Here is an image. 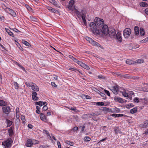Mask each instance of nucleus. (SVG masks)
Masks as SVG:
<instances>
[{"mask_svg":"<svg viewBox=\"0 0 148 148\" xmlns=\"http://www.w3.org/2000/svg\"><path fill=\"white\" fill-rule=\"evenodd\" d=\"M104 24L103 19H101L98 17H96L94 20V22H91L89 26L90 29L93 33L95 34H100L99 29Z\"/></svg>","mask_w":148,"mask_h":148,"instance_id":"f257e3e1","label":"nucleus"},{"mask_svg":"<svg viewBox=\"0 0 148 148\" xmlns=\"http://www.w3.org/2000/svg\"><path fill=\"white\" fill-rule=\"evenodd\" d=\"M109 29V28H108L107 25H104L100 28V34L102 33L104 34L105 35H107Z\"/></svg>","mask_w":148,"mask_h":148,"instance_id":"f03ea898","label":"nucleus"},{"mask_svg":"<svg viewBox=\"0 0 148 148\" xmlns=\"http://www.w3.org/2000/svg\"><path fill=\"white\" fill-rule=\"evenodd\" d=\"M131 33V30L129 28L125 29L123 33V36L125 38H128Z\"/></svg>","mask_w":148,"mask_h":148,"instance_id":"7ed1b4c3","label":"nucleus"},{"mask_svg":"<svg viewBox=\"0 0 148 148\" xmlns=\"http://www.w3.org/2000/svg\"><path fill=\"white\" fill-rule=\"evenodd\" d=\"M108 32V34L109 35V36L110 38H113L115 37L116 32L114 29L112 28H110Z\"/></svg>","mask_w":148,"mask_h":148,"instance_id":"20e7f679","label":"nucleus"},{"mask_svg":"<svg viewBox=\"0 0 148 148\" xmlns=\"http://www.w3.org/2000/svg\"><path fill=\"white\" fill-rule=\"evenodd\" d=\"M110 90L115 94H117L119 91V86L116 85L111 88Z\"/></svg>","mask_w":148,"mask_h":148,"instance_id":"39448f33","label":"nucleus"},{"mask_svg":"<svg viewBox=\"0 0 148 148\" xmlns=\"http://www.w3.org/2000/svg\"><path fill=\"white\" fill-rule=\"evenodd\" d=\"M139 127L141 128H144L148 127V120L145 121L139 125Z\"/></svg>","mask_w":148,"mask_h":148,"instance_id":"423d86ee","label":"nucleus"},{"mask_svg":"<svg viewBox=\"0 0 148 148\" xmlns=\"http://www.w3.org/2000/svg\"><path fill=\"white\" fill-rule=\"evenodd\" d=\"M11 140L10 138L8 139L6 141L2 143V145L8 147L11 144Z\"/></svg>","mask_w":148,"mask_h":148,"instance_id":"0eeeda50","label":"nucleus"},{"mask_svg":"<svg viewBox=\"0 0 148 148\" xmlns=\"http://www.w3.org/2000/svg\"><path fill=\"white\" fill-rule=\"evenodd\" d=\"M113 38L121 42L122 38L121 33L119 32H118L117 34H116V35H115V37Z\"/></svg>","mask_w":148,"mask_h":148,"instance_id":"6e6552de","label":"nucleus"},{"mask_svg":"<svg viewBox=\"0 0 148 148\" xmlns=\"http://www.w3.org/2000/svg\"><path fill=\"white\" fill-rule=\"evenodd\" d=\"M3 112L6 114H8L10 111V109L8 106H5L2 108Z\"/></svg>","mask_w":148,"mask_h":148,"instance_id":"1a4fd4ad","label":"nucleus"},{"mask_svg":"<svg viewBox=\"0 0 148 148\" xmlns=\"http://www.w3.org/2000/svg\"><path fill=\"white\" fill-rule=\"evenodd\" d=\"M32 99L34 101L38 100V98L36 96L37 95V93L36 92L34 91H32Z\"/></svg>","mask_w":148,"mask_h":148,"instance_id":"9d476101","label":"nucleus"},{"mask_svg":"<svg viewBox=\"0 0 148 148\" xmlns=\"http://www.w3.org/2000/svg\"><path fill=\"white\" fill-rule=\"evenodd\" d=\"M32 89L34 91H33L35 92L38 91L39 90V89L38 86L34 83L32 87Z\"/></svg>","mask_w":148,"mask_h":148,"instance_id":"9b49d317","label":"nucleus"},{"mask_svg":"<svg viewBox=\"0 0 148 148\" xmlns=\"http://www.w3.org/2000/svg\"><path fill=\"white\" fill-rule=\"evenodd\" d=\"M7 9L8 10V11L10 12V14L12 16L15 17L16 16V14L15 12L13 10L9 8H7Z\"/></svg>","mask_w":148,"mask_h":148,"instance_id":"f8f14e48","label":"nucleus"},{"mask_svg":"<svg viewBox=\"0 0 148 148\" xmlns=\"http://www.w3.org/2000/svg\"><path fill=\"white\" fill-rule=\"evenodd\" d=\"M40 117L41 120L44 121L46 122L47 121L46 117L44 114L42 113H40Z\"/></svg>","mask_w":148,"mask_h":148,"instance_id":"ddd939ff","label":"nucleus"},{"mask_svg":"<svg viewBox=\"0 0 148 148\" xmlns=\"http://www.w3.org/2000/svg\"><path fill=\"white\" fill-rule=\"evenodd\" d=\"M25 145L27 147H32V140H28L26 143Z\"/></svg>","mask_w":148,"mask_h":148,"instance_id":"4468645a","label":"nucleus"},{"mask_svg":"<svg viewBox=\"0 0 148 148\" xmlns=\"http://www.w3.org/2000/svg\"><path fill=\"white\" fill-rule=\"evenodd\" d=\"M74 3V0H71L69 2V5L68 6V8L71 10V8L73 6Z\"/></svg>","mask_w":148,"mask_h":148,"instance_id":"2eb2a0df","label":"nucleus"},{"mask_svg":"<svg viewBox=\"0 0 148 148\" xmlns=\"http://www.w3.org/2000/svg\"><path fill=\"white\" fill-rule=\"evenodd\" d=\"M86 14V13L84 14H82V16H81L82 20L84 22V25L85 26H86L87 25V22L85 19Z\"/></svg>","mask_w":148,"mask_h":148,"instance_id":"dca6fc26","label":"nucleus"},{"mask_svg":"<svg viewBox=\"0 0 148 148\" xmlns=\"http://www.w3.org/2000/svg\"><path fill=\"white\" fill-rule=\"evenodd\" d=\"M114 100L120 103L123 102V101L122 99L120 97H115L114 98Z\"/></svg>","mask_w":148,"mask_h":148,"instance_id":"f3484780","label":"nucleus"},{"mask_svg":"<svg viewBox=\"0 0 148 148\" xmlns=\"http://www.w3.org/2000/svg\"><path fill=\"white\" fill-rule=\"evenodd\" d=\"M90 43H91L92 45L94 46H97L98 47H101V45H100V44L99 43H98V42L94 41L93 40Z\"/></svg>","mask_w":148,"mask_h":148,"instance_id":"a211bd4d","label":"nucleus"},{"mask_svg":"<svg viewBox=\"0 0 148 148\" xmlns=\"http://www.w3.org/2000/svg\"><path fill=\"white\" fill-rule=\"evenodd\" d=\"M134 30L135 32V34L138 35L139 34V28L137 26H135L134 27Z\"/></svg>","mask_w":148,"mask_h":148,"instance_id":"6ab92c4d","label":"nucleus"},{"mask_svg":"<svg viewBox=\"0 0 148 148\" xmlns=\"http://www.w3.org/2000/svg\"><path fill=\"white\" fill-rule=\"evenodd\" d=\"M100 110L104 111L105 112H110V109L106 107H102L100 108Z\"/></svg>","mask_w":148,"mask_h":148,"instance_id":"aec40b11","label":"nucleus"},{"mask_svg":"<svg viewBox=\"0 0 148 148\" xmlns=\"http://www.w3.org/2000/svg\"><path fill=\"white\" fill-rule=\"evenodd\" d=\"M29 20L33 22H36L38 21V19L37 18L33 16H29Z\"/></svg>","mask_w":148,"mask_h":148,"instance_id":"412c9836","label":"nucleus"},{"mask_svg":"<svg viewBox=\"0 0 148 148\" xmlns=\"http://www.w3.org/2000/svg\"><path fill=\"white\" fill-rule=\"evenodd\" d=\"M8 132L9 134V135L10 136H12L14 134V132L13 130V128L12 127L10 128L8 130Z\"/></svg>","mask_w":148,"mask_h":148,"instance_id":"4be33fe9","label":"nucleus"},{"mask_svg":"<svg viewBox=\"0 0 148 148\" xmlns=\"http://www.w3.org/2000/svg\"><path fill=\"white\" fill-rule=\"evenodd\" d=\"M34 83L32 82H25V84L27 86L31 87L33 85Z\"/></svg>","mask_w":148,"mask_h":148,"instance_id":"5701e85b","label":"nucleus"},{"mask_svg":"<svg viewBox=\"0 0 148 148\" xmlns=\"http://www.w3.org/2000/svg\"><path fill=\"white\" fill-rule=\"evenodd\" d=\"M126 63L127 64L130 65L132 64H133L135 63V61L129 59L126 60Z\"/></svg>","mask_w":148,"mask_h":148,"instance_id":"b1692460","label":"nucleus"},{"mask_svg":"<svg viewBox=\"0 0 148 148\" xmlns=\"http://www.w3.org/2000/svg\"><path fill=\"white\" fill-rule=\"evenodd\" d=\"M5 29L6 30V32H7V33L8 34L12 36V37H14V34L11 31H10L8 29L5 28Z\"/></svg>","mask_w":148,"mask_h":148,"instance_id":"393cba45","label":"nucleus"},{"mask_svg":"<svg viewBox=\"0 0 148 148\" xmlns=\"http://www.w3.org/2000/svg\"><path fill=\"white\" fill-rule=\"evenodd\" d=\"M86 13V11H84V10H82L81 12H80L77 10L76 13L77 15L81 16H82V14H84Z\"/></svg>","mask_w":148,"mask_h":148,"instance_id":"a878e982","label":"nucleus"},{"mask_svg":"<svg viewBox=\"0 0 148 148\" xmlns=\"http://www.w3.org/2000/svg\"><path fill=\"white\" fill-rule=\"evenodd\" d=\"M22 42L23 44L26 45V46L29 47L30 46V45L29 43L26 40H22Z\"/></svg>","mask_w":148,"mask_h":148,"instance_id":"bb28decb","label":"nucleus"},{"mask_svg":"<svg viewBox=\"0 0 148 148\" xmlns=\"http://www.w3.org/2000/svg\"><path fill=\"white\" fill-rule=\"evenodd\" d=\"M140 33L141 36H143L145 34V31L144 29L143 28H141L140 29Z\"/></svg>","mask_w":148,"mask_h":148,"instance_id":"cd10ccee","label":"nucleus"},{"mask_svg":"<svg viewBox=\"0 0 148 148\" xmlns=\"http://www.w3.org/2000/svg\"><path fill=\"white\" fill-rule=\"evenodd\" d=\"M144 62V60L143 59H139L135 61V63H143Z\"/></svg>","mask_w":148,"mask_h":148,"instance_id":"c85d7f7f","label":"nucleus"},{"mask_svg":"<svg viewBox=\"0 0 148 148\" xmlns=\"http://www.w3.org/2000/svg\"><path fill=\"white\" fill-rule=\"evenodd\" d=\"M6 122L8 124L7 127L10 126L12 124V121H10L8 119H6Z\"/></svg>","mask_w":148,"mask_h":148,"instance_id":"c756f323","label":"nucleus"},{"mask_svg":"<svg viewBox=\"0 0 148 148\" xmlns=\"http://www.w3.org/2000/svg\"><path fill=\"white\" fill-rule=\"evenodd\" d=\"M137 111V108H134L130 110V112L132 114H134Z\"/></svg>","mask_w":148,"mask_h":148,"instance_id":"7c9ffc66","label":"nucleus"},{"mask_svg":"<svg viewBox=\"0 0 148 148\" xmlns=\"http://www.w3.org/2000/svg\"><path fill=\"white\" fill-rule=\"evenodd\" d=\"M99 92H99L100 95L101 96V97H103V99H106V95L104 93H103L99 91H98Z\"/></svg>","mask_w":148,"mask_h":148,"instance_id":"2f4dec72","label":"nucleus"},{"mask_svg":"<svg viewBox=\"0 0 148 148\" xmlns=\"http://www.w3.org/2000/svg\"><path fill=\"white\" fill-rule=\"evenodd\" d=\"M140 5L142 7H147L148 6L147 3L145 2H142L140 3Z\"/></svg>","mask_w":148,"mask_h":148,"instance_id":"473e14b6","label":"nucleus"},{"mask_svg":"<svg viewBox=\"0 0 148 148\" xmlns=\"http://www.w3.org/2000/svg\"><path fill=\"white\" fill-rule=\"evenodd\" d=\"M68 108L70 110H71L73 111H74L75 112H77L78 111V110L76 109V107H69Z\"/></svg>","mask_w":148,"mask_h":148,"instance_id":"72a5a7b5","label":"nucleus"},{"mask_svg":"<svg viewBox=\"0 0 148 148\" xmlns=\"http://www.w3.org/2000/svg\"><path fill=\"white\" fill-rule=\"evenodd\" d=\"M6 104V103L5 101L2 100H0V106H4Z\"/></svg>","mask_w":148,"mask_h":148,"instance_id":"f704fd0d","label":"nucleus"},{"mask_svg":"<svg viewBox=\"0 0 148 148\" xmlns=\"http://www.w3.org/2000/svg\"><path fill=\"white\" fill-rule=\"evenodd\" d=\"M50 2L54 5H55L56 7H57V4L56 1L55 0H51Z\"/></svg>","mask_w":148,"mask_h":148,"instance_id":"c9c22d12","label":"nucleus"},{"mask_svg":"<svg viewBox=\"0 0 148 148\" xmlns=\"http://www.w3.org/2000/svg\"><path fill=\"white\" fill-rule=\"evenodd\" d=\"M14 88L15 89H18L19 88L18 84L16 82H14Z\"/></svg>","mask_w":148,"mask_h":148,"instance_id":"e433bc0d","label":"nucleus"},{"mask_svg":"<svg viewBox=\"0 0 148 148\" xmlns=\"http://www.w3.org/2000/svg\"><path fill=\"white\" fill-rule=\"evenodd\" d=\"M42 101H40L38 102H36V105H39L40 106H42Z\"/></svg>","mask_w":148,"mask_h":148,"instance_id":"4c0bfd02","label":"nucleus"},{"mask_svg":"<svg viewBox=\"0 0 148 148\" xmlns=\"http://www.w3.org/2000/svg\"><path fill=\"white\" fill-rule=\"evenodd\" d=\"M88 116L90 118L92 117V116H97V114L93 113H92L91 114H88Z\"/></svg>","mask_w":148,"mask_h":148,"instance_id":"58836bf2","label":"nucleus"},{"mask_svg":"<svg viewBox=\"0 0 148 148\" xmlns=\"http://www.w3.org/2000/svg\"><path fill=\"white\" fill-rule=\"evenodd\" d=\"M85 39L87 41H88L90 43L93 40L92 39L88 36L86 37Z\"/></svg>","mask_w":148,"mask_h":148,"instance_id":"ea45409f","label":"nucleus"},{"mask_svg":"<svg viewBox=\"0 0 148 148\" xmlns=\"http://www.w3.org/2000/svg\"><path fill=\"white\" fill-rule=\"evenodd\" d=\"M82 67L87 70H89L90 69L89 67L85 64H84Z\"/></svg>","mask_w":148,"mask_h":148,"instance_id":"a19ab883","label":"nucleus"},{"mask_svg":"<svg viewBox=\"0 0 148 148\" xmlns=\"http://www.w3.org/2000/svg\"><path fill=\"white\" fill-rule=\"evenodd\" d=\"M147 41H148V37L146 38L145 39L141 40L140 42L142 43H145Z\"/></svg>","mask_w":148,"mask_h":148,"instance_id":"79ce46f5","label":"nucleus"},{"mask_svg":"<svg viewBox=\"0 0 148 148\" xmlns=\"http://www.w3.org/2000/svg\"><path fill=\"white\" fill-rule=\"evenodd\" d=\"M32 145L34 144H38L39 143V142L37 140H32Z\"/></svg>","mask_w":148,"mask_h":148,"instance_id":"37998d69","label":"nucleus"},{"mask_svg":"<svg viewBox=\"0 0 148 148\" xmlns=\"http://www.w3.org/2000/svg\"><path fill=\"white\" fill-rule=\"evenodd\" d=\"M90 139H91L88 136H86L84 138V140L85 141H90Z\"/></svg>","mask_w":148,"mask_h":148,"instance_id":"c03bdc74","label":"nucleus"},{"mask_svg":"<svg viewBox=\"0 0 148 148\" xmlns=\"http://www.w3.org/2000/svg\"><path fill=\"white\" fill-rule=\"evenodd\" d=\"M123 95L125 97H128L129 95L128 94L125 92H122Z\"/></svg>","mask_w":148,"mask_h":148,"instance_id":"a18cd8bd","label":"nucleus"},{"mask_svg":"<svg viewBox=\"0 0 148 148\" xmlns=\"http://www.w3.org/2000/svg\"><path fill=\"white\" fill-rule=\"evenodd\" d=\"M114 131L115 132V133L116 134H117L118 133H120V130L117 128H114Z\"/></svg>","mask_w":148,"mask_h":148,"instance_id":"49530a36","label":"nucleus"},{"mask_svg":"<svg viewBox=\"0 0 148 148\" xmlns=\"http://www.w3.org/2000/svg\"><path fill=\"white\" fill-rule=\"evenodd\" d=\"M96 105L98 106H102L104 105V103L103 102H98L96 103Z\"/></svg>","mask_w":148,"mask_h":148,"instance_id":"de8ad7c7","label":"nucleus"},{"mask_svg":"<svg viewBox=\"0 0 148 148\" xmlns=\"http://www.w3.org/2000/svg\"><path fill=\"white\" fill-rule=\"evenodd\" d=\"M25 6L28 10H30L32 9V8L27 4H25Z\"/></svg>","mask_w":148,"mask_h":148,"instance_id":"09e8293b","label":"nucleus"},{"mask_svg":"<svg viewBox=\"0 0 148 148\" xmlns=\"http://www.w3.org/2000/svg\"><path fill=\"white\" fill-rule=\"evenodd\" d=\"M66 143L71 146H73L74 144V143L73 142L70 141H67V142Z\"/></svg>","mask_w":148,"mask_h":148,"instance_id":"8fccbe9b","label":"nucleus"},{"mask_svg":"<svg viewBox=\"0 0 148 148\" xmlns=\"http://www.w3.org/2000/svg\"><path fill=\"white\" fill-rule=\"evenodd\" d=\"M134 100L135 102L138 103L139 102V98L137 97H135Z\"/></svg>","mask_w":148,"mask_h":148,"instance_id":"3c124183","label":"nucleus"},{"mask_svg":"<svg viewBox=\"0 0 148 148\" xmlns=\"http://www.w3.org/2000/svg\"><path fill=\"white\" fill-rule=\"evenodd\" d=\"M98 78L99 79H105V77H104L102 75H98L97 76Z\"/></svg>","mask_w":148,"mask_h":148,"instance_id":"603ef678","label":"nucleus"},{"mask_svg":"<svg viewBox=\"0 0 148 148\" xmlns=\"http://www.w3.org/2000/svg\"><path fill=\"white\" fill-rule=\"evenodd\" d=\"M77 63L80 66H81L82 67L83 65L84 64V63H83L80 61H78V62Z\"/></svg>","mask_w":148,"mask_h":148,"instance_id":"864d4df0","label":"nucleus"},{"mask_svg":"<svg viewBox=\"0 0 148 148\" xmlns=\"http://www.w3.org/2000/svg\"><path fill=\"white\" fill-rule=\"evenodd\" d=\"M104 91L105 92L107 95L109 96H110V94L109 92L106 90H104Z\"/></svg>","mask_w":148,"mask_h":148,"instance_id":"5fc2aeb1","label":"nucleus"},{"mask_svg":"<svg viewBox=\"0 0 148 148\" xmlns=\"http://www.w3.org/2000/svg\"><path fill=\"white\" fill-rule=\"evenodd\" d=\"M117 117L124 116L125 117L126 115L125 114H117Z\"/></svg>","mask_w":148,"mask_h":148,"instance_id":"6e6d98bb","label":"nucleus"},{"mask_svg":"<svg viewBox=\"0 0 148 148\" xmlns=\"http://www.w3.org/2000/svg\"><path fill=\"white\" fill-rule=\"evenodd\" d=\"M43 131L44 132V133H45L48 136H50V134L48 131L47 130H44Z\"/></svg>","mask_w":148,"mask_h":148,"instance_id":"4d7b16f0","label":"nucleus"},{"mask_svg":"<svg viewBox=\"0 0 148 148\" xmlns=\"http://www.w3.org/2000/svg\"><path fill=\"white\" fill-rule=\"evenodd\" d=\"M68 69L69 70H71L73 71H75L76 70H77L74 68L70 67L69 68V69Z\"/></svg>","mask_w":148,"mask_h":148,"instance_id":"13d9d810","label":"nucleus"},{"mask_svg":"<svg viewBox=\"0 0 148 148\" xmlns=\"http://www.w3.org/2000/svg\"><path fill=\"white\" fill-rule=\"evenodd\" d=\"M48 109L47 107L46 106H44L42 108V110L44 111H46Z\"/></svg>","mask_w":148,"mask_h":148,"instance_id":"bf43d9fd","label":"nucleus"},{"mask_svg":"<svg viewBox=\"0 0 148 148\" xmlns=\"http://www.w3.org/2000/svg\"><path fill=\"white\" fill-rule=\"evenodd\" d=\"M19 112V108H17L16 109V114H18Z\"/></svg>","mask_w":148,"mask_h":148,"instance_id":"052dcab7","label":"nucleus"},{"mask_svg":"<svg viewBox=\"0 0 148 148\" xmlns=\"http://www.w3.org/2000/svg\"><path fill=\"white\" fill-rule=\"evenodd\" d=\"M51 84L52 86H54V87H56L57 86V85L55 84V83L53 82H52L51 83Z\"/></svg>","mask_w":148,"mask_h":148,"instance_id":"680f3d73","label":"nucleus"},{"mask_svg":"<svg viewBox=\"0 0 148 148\" xmlns=\"http://www.w3.org/2000/svg\"><path fill=\"white\" fill-rule=\"evenodd\" d=\"M21 119L23 122H24L25 121V118L24 116H22L21 118Z\"/></svg>","mask_w":148,"mask_h":148,"instance_id":"e2e57ef3","label":"nucleus"},{"mask_svg":"<svg viewBox=\"0 0 148 148\" xmlns=\"http://www.w3.org/2000/svg\"><path fill=\"white\" fill-rule=\"evenodd\" d=\"M107 139V137H106L105 138H104L102 139L101 140H100L99 141V143L101 142H103V141H104L105 140H106Z\"/></svg>","mask_w":148,"mask_h":148,"instance_id":"0e129e2a","label":"nucleus"},{"mask_svg":"<svg viewBox=\"0 0 148 148\" xmlns=\"http://www.w3.org/2000/svg\"><path fill=\"white\" fill-rule=\"evenodd\" d=\"M13 30L15 32H20V31L19 30H18V29H16V28L13 29Z\"/></svg>","mask_w":148,"mask_h":148,"instance_id":"69168bd1","label":"nucleus"},{"mask_svg":"<svg viewBox=\"0 0 148 148\" xmlns=\"http://www.w3.org/2000/svg\"><path fill=\"white\" fill-rule=\"evenodd\" d=\"M78 129V128L77 127H75L73 128V130L74 131H77Z\"/></svg>","mask_w":148,"mask_h":148,"instance_id":"338daca9","label":"nucleus"},{"mask_svg":"<svg viewBox=\"0 0 148 148\" xmlns=\"http://www.w3.org/2000/svg\"><path fill=\"white\" fill-rule=\"evenodd\" d=\"M47 9L50 11H51L52 9V8L50 6H47Z\"/></svg>","mask_w":148,"mask_h":148,"instance_id":"774afa93","label":"nucleus"}]
</instances>
